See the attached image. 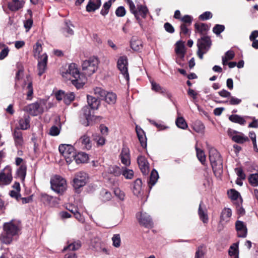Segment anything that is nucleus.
I'll use <instances>...</instances> for the list:
<instances>
[{
    "label": "nucleus",
    "mask_w": 258,
    "mask_h": 258,
    "mask_svg": "<svg viewBox=\"0 0 258 258\" xmlns=\"http://www.w3.org/2000/svg\"><path fill=\"white\" fill-rule=\"evenodd\" d=\"M94 140L99 146H103L105 143V139L104 137L100 136H94Z\"/></svg>",
    "instance_id": "nucleus-60"
},
{
    "label": "nucleus",
    "mask_w": 258,
    "mask_h": 258,
    "mask_svg": "<svg viewBox=\"0 0 258 258\" xmlns=\"http://www.w3.org/2000/svg\"><path fill=\"white\" fill-rule=\"evenodd\" d=\"M51 188L57 194H62L67 189L66 179L59 175H55L50 180Z\"/></svg>",
    "instance_id": "nucleus-5"
},
{
    "label": "nucleus",
    "mask_w": 258,
    "mask_h": 258,
    "mask_svg": "<svg viewBox=\"0 0 258 258\" xmlns=\"http://www.w3.org/2000/svg\"><path fill=\"white\" fill-rule=\"evenodd\" d=\"M79 142L81 143L82 147L87 150H90L92 147L90 138L86 135L82 136L80 138Z\"/></svg>",
    "instance_id": "nucleus-28"
},
{
    "label": "nucleus",
    "mask_w": 258,
    "mask_h": 258,
    "mask_svg": "<svg viewBox=\"0 0 258 258\" xmlns=\"http://www.w3.org/2000/svg\"><path fill=\"white\" fill-rule=\"evenodd\" d=\"M229 119L232 122L240 124H244L246 122L244 118L238 115H231L229 117Z\"/></svg>",
    "instance_id": "nucleus-39"
},
{
    "label": "nucleus",
    "mask_w": 258,
    "mask_h": 258,
    "mask_svg": "<svg viewBox=\"0 0 258 258\" xmlns=\"http://www.w3.org/2000/svg\"><path fill=\"white\" fill-rule=\"evenodd\" d=\"M126 2L129 6L130 10L132 14H133L136 18L139 19V13L138 8H136L134 3L132 0H126Z\"/></svg>",
    "instance_id": "nucleus-37"
},
{
    "label": "nucleus",
    "mask_w": 258,
    "mask_h": 258,
    "mask_svg": "<svg viewBox=\"0 0 258 258\" xmlns=\"http://www.w3.org/2000/svg\"><path fill=\"white\" fill-rule=\"evenodd\" d=\"M60 133L59 128L56 126H52L49 130V134L51 136H57Z\"/></svg>",
    "instance_id": "nucleus-58"
},
{
    "label": "nucleus",
    "mask_w": 258,
    "mask_h": 258,
    "mask_svg": "<svg viewBox=\"0 0 258 258\" xmlns=\"http://www.w3.org/2000/svg\"><path fill=\"white\" fill-rule=\"evenodd\" d=\"M3 229L1 240L5 244H10L13 240V236L18 234L20 231L19 224L15 220H11L4 224Z\"/></svg>",
    "instance_id": "nucleus-2"
},
{
    "label": "nucleus",
    "mask_w": 258,
    "mask_h": 258,
    "mask_svg": "<svg viewBox=\"0 0 258 258\" xmlns=\"http://www.w3.org/2000/svg\"><path fill=\"white\" fill-rule=\"evenodd\" d=\"M211 45V41L209 37L204 36L198 39L197 54L201 59L203 58V55L208 51Z\"/></svg>",
    "instance_id": "nucleus-8"
},
{
    "label": "nucleus",
    "mask_w": 258,
    "mask_h": 258,
    "mask_svg": "<svg viewBox=\"0 0 258 258\" xmlns=\"http://www.w3.org/2000/svg\"><path fill=\"white\" fill-rule=\"evenodd\" d=\"M82 111L83 114V115L87 120V121H89V120L91 119L93 112L92 111V109L91 107L88 106H85L82 108ZM88 125H89L88 121H87V123L85 125V126Z\"/></svg>",
    "instance_id": "nucleus-32"
},
{
    "label": "nucleus",
    "mask_w": 258,
    "mask_h": 258,
    "mask_svg": "<svg viewBox=\"0 0 258 258\" xmlns=\"http://www.w3.org/2000/svg\"><path fill=\"white\" fill-rule=\"evenodd\" d=\"M75 98V95L73 92L65 93L63 99V102L66 104H70Z\"/></svg>",
    "instance_id": "nucleus-46"
},
{
    "label": "nucleus",
    "mask_w": 258,
    "mask_h": 258,
    "mask_svg": "<svg viewBox=\"0 0 258 258\" xmlns=\"http://www.w3.org/2000/svg\"><path fill=\"white\" fill-rule=\"evenodd\" d=\"M131 47L135 51L141 50L142 48L141 41L136 38H133L131 41Z\"/></svg>",
    "instance_id": "nucleus-35"
},
{
    "label": "nucleus",
    "mask_w": 258,
    "mask_h": 258,
    "mask_svg": "<svg viewBox=\"0 0 258 258\" xmlns=\"http://www.w3.org/2000/svg\"><path fill=\"white\" fill-rule=\"evenodd\" d=\"M113 245L115 247H119L120 246L121 240L119 234H114L112 238Z\"/></svg>",
    "instance_id": "nucleus-53"
},
{
    "label": "nucleus",
    "mask_w": 258,
    "mask_h": 258,
    "mask_svg": "<svg viewBox=\"0 0 258 258\" xmlns=\"http://www.w3.org/2000/svg\"><path fill=\"white\" fill-rule=\"evenodd\" d=\"M229 197L232 200H236L240 197L239 193L235 189H230L228 191Z\"/></svg>",
    "instance_id": "nucleus-55"
},
{
    "label": "nucleus",
    "mask_w": 258,
    "mask_h": 258,
    "mask_svg": "<svg viewBox=\"0 0 258 258\" xmlns=\"http://www.w3.org/2000/svg\"><path fill=\"white\" fill-rule=\"evenodd\" d=\"M38 59V75L41 76L45 71L47 67L48 56L46 53L42 54Z\"/></svg>",
    "instance_id": "nucleus-14"
},
{
    "label": "nucleus",
    "mask_w": 258,
    "mask_h": 258,
    "mask_svg": "<svg viewBox=\"0 0 258 258\" xmlns=\"http://www.w3.org/2000/svg\"><path fill=\"white\" fill-rule=\"evenodd\" d=\"M151 89L157 93H161L163 95H166L168 97L170 98L171 94L165 88L161 87L159 84L153 81H151Z\"/></svg>",
    "instance_id": "nucleus-20"
},
{
    "label": "nucleus",
    "mask_w": 258,
    "mask_h": 258,
    "mask_svg": "<svg viewBox=\"0 0 258 258\" xmlns=\"http://www.w3.org/2000/svg\"><path fill=\"white\" fill-rule=\"evenodd\" d=\"M75 159L77 163H86L88 161L89 156L85 153L80 152L77 155L76 154L75 155Z\"/></svg>",
    "instance_id": "nucleus-31"
},
{
    "label": "nucleus",
    "mask_w": 258,
    "mask_h": 258,
    "mask_svg": "<svg viewBox=\"0 0 258 258\" xmlns=\"http://www.w3.org/2000/svg\"><path fill=\"white\" fill-rule=\"evenodd\" d=\"M224 26L222 25H216L213 29V31L217 35L220 34L224 30Z\"/></svg>",
    "instance_id": "nucleus-57"
},
{
    "label": "nucleus",
    "mask_w": 258,
    "mask_h": 258,
    "mask_svg": "<svg viewBox=\"0 0 258 258\" xmlns=\"http://www.w3.org/2000/svg\"><path fill=\"white\" fill-rule=\"evenodd\" d=\"M12 169L10 167H5L0 172V186L9 185L12 181Z\"/></svg>",
    "instance_id": "nucleus-10"
},
{
    "label": "nucleus",
    "mask_w": 258,
    "mask_h": 258,
    "mask_svg": "<svg viewBox=\"0 0 258 258\" xmlns=\"http://www.w3.org/2000/svg\"><path fill=\"white\" fill-rule=\"evenodd\" d=\"M232 215L231 210L229 208H224L221 214V222H227L229 221L231 216Z\"/></svg>",
    "instance_id": "nucleus-27"
},
{
    "label": "nucleus",
    "mask_w": 258,
    "mask_h": 258,
    "mask_svg": "<svg viewBox=\"0 0 258 258\" xmlns=\"http://www.w3.org/2000/svg\"><path fill=\"white\" fill-rule=\"evenodd\" d=\"M204 253L203 248L199 247L196 252L195 258H204Z\"/></svg>",
    "instance_id": "nucleus-63"
},
{
    "label": "nucleus",
    "mask_w": 258,
    "mask_h": 258,
    "mask_svg": "<svg viewBox=\"0 0 258 258\" xmlns=\"http://www.w3.org/2000/svg\"><path fill=\"white\" fill-rule=\"evenodd\" d=\"M228 252L229 255L231 257L238 255V249L237 245L234 244L231 245L230 247Z\"/></svg>",
    "instance_id": "nucleus-51"
},
{
    "label": "nucleus",
    "mask_w": 258,
    "mask_h": 258,
    "mask_svg": "<svg viewBox=\"0 0 258 258\" xmlns=\"http://www.w3.org/2000/svg\"><path fill=\"white\" fill-rule=\"evenodd\" d=\"M61 76L66 82H70L77 88L83 86L85 82L83 79L76 64L72 63L69 66L66 71L61 73Z\"/></svg>",
    "instance_id": "nucleus-1"
},
{
    "label": "nucleus",
    "mask_w": 258,
    "mask_h": 258,
    "mask_svg": "<svg viewBox=\"0 0 258 258\" xmlns=\"http://www.w3.org/2000/svg\"><path fill=\"white\" fill-rule=\"evenodd\" d=\"M40 200L44 204L50 207H54L57 204L55 198L46 194H41Z\"/></svg>",
    "instance_id": "nucleus-21"
},
{
    "label": "nucleus",
    "mask_w": 258,
    "mask_h": 258,
    "mask_svg": "<svg viewBox=\"0 0 258 258\" xmlns=\"http://www.w3.org/2000/svg\"><path fill=\"white\" fill-rule=\"evenodd\" d=\"M26 168L24 166H21L17 170V175L22 180H23L26 175Z\"/></svg>",
    "instance_id": "nucleus-54"
},
{
    "label": "nucleus",
    "mask_w": 258,
    "mask_h": 258,
    "mask_svg": "<svg viewBox=\"0 0 258 258\" xmlns=\"http://www.w3.org/2000/svg\"><path fill=\"white\" fill-rule=\"evenodd\" d=\"M199 215L201 220L204 223H206L208 221V216L207 211L202 208L201 204L200 205L199 208Z\"/></svg>",
    "instance_id": "nucleus-38"
},
{
    "label": "nucleus",
    "mask_w": 258,
    "mask_h": 258,
    "mask_svg": "<svg viewBox=\"0 0 258 258\" xmlns=\"http://www.w3.org/2000/svg\"><path fill=\"white\" fill-rule=\"evenodd\" d=\"M42 51V47L41 44L38 42H37L33 47V53L35 57L39 59V57H40V53Z\"/></svg>",
    "instance_id": "nucleus-44"
},
{
    "label": "nucleus",
    "mask_w": 258,
    "mask_h": 258,
    "mask_svg": "<svg viewBox=\"0 0 258 258\" xmlns=\"http://www.w3.org/2000/svg\"><path fill=\"white\" fill-rule=\"evenodd\" d=\"M13 136L15 145L18 147H22L24 144V140L22 132L19 130L18 127L14 129Z\"/></svg>",
    "instance_id": "nucleus-19"
},
{
    "label": "nucleus",
    "mask_w": 258,
    "mask_h": 258,
    "mask_svg": "<svg viewBox=\"0 0 258 258\" xmlns=\"http://www.w3.org/2000/svg\"><path fill=\"white\" fill-rule=\"evenodd\" d=\"M14 188L10 192V195L11 197L15 198L17 200H19L20 199V183L18 182H15L13 185Z\"/></svg>",
    "instance_id": "nucleus-25"
},
{
    "label": "nucleus",
    "mask_w": 258,
    "mask_h": 258,
    "mask_svg": "<svg viewBox=\"0 0 258 258\" xmlns=\"http://www.w3.org/2000/svg\"><path fill=\"white\" fill-rule=\"evenodd\" d=\"M136 133L141 146L145 148L147 146L146 138L144 131L138 125L136 127Z\"/></svg>",
    "instance_id": "nucleus-22"
},
{
    "label": "nucleus",
    "mask_w": 258,
    "mask_h": 258,
    "mask_svg": "<svg viewBox=\"0 0 258 258\" xmlns=\"http://www.w3.org/2000/svg\"><path fill=\"white\" fill-rule=\"evenodd\" d=\"M100 6L101 0H89L86 6V10L89 12H94L99 9Z\"/></svg>",
    "instance_id": "nucleus-24"
},
{
    "label": "nucleus",
    "mask_w": 258,
    "mask_h": 258,
    "mask_svg": "<svg viewBox=\"0 0 258 258\" xmlns=\"http://www.w3.org/2000/svg\"><path fill=\"white\" fill-rule=\"evenodd\" d=\"M232 140L235 142L239 144H242L244 142L249 141V139L247 137L245 136L244 134H241L238 135H235L232 137Z\"/></svg>",
    "instance_id": "nucleus-36"
},
{
    "label": "nucleus",
    "mask_w": 258,
    "mask_h": 258,
    "mask_svg": "<svg viewBox=\"0 0 258 258\" xmlns=\"http://www.w3.org/2000/svg\"><path fill=\"white\" fill-rule=\"evenodd\" d=\"M109 172L115 176H119L121 174V169L116 166H110L109 168Z\"/></svg>",
    "instance_id": "nucleus-50"
},
{
    "label": "nucleus",
    "mask_w": 258,
    "mask_h": 258,
    "mask_svg": "<svg viewBox=\"0 0 258 258\" xmlns=\"http://www.w3.org/2000/svg\"><path fill=\"white\" fill-rule=\"evenodd\" d=\"M196 150L197 158L203 164H204L206 162V155L204 151L197 147H196Z\"/></svg>",
    "instance_id": "nucleus-45"
},
{
    "label": "nucleus",
    "mask_w": 258,
    "mask_h": 258,
    "mask_svg": "<svg viewBox=\"0 0 258 258\" xmlns=\"http://www.w3.org/2000/svg\"><path fill=\"white\" fill-rule=\"evenodd\" d=\"M115 14L118 17H123L125 14V10L123 7H119L116 9Z\"/></svg>",
    "instance_id": "nucleus-62"
},
{
    "label": "nucleus",
    "mask_w": 258,
    "mask_h": 258,
    "mask_svg": "<svg viewBox=\"0 0 258 258\" xmlns=\"http://www.w3.org/2000/svg\"><path fill=\"white\" fill-rule=\"evenodd\" d=\"M181 21H182L183 23H186L190 25L191 23L192 18V17L189 15H185L181 19Z\"/></svg>",
    "instance_id": "nucleus-64"
},
{
    "label": "nucleus",
    "mask_w": 258,
    "mask_h": 258,
    "mask_svg": "<svg viewBox=\"0 0 258 258\" xmlns=\"http://www.w3.org/2000/svg\"><path fill=\"white\" fill-rule=\"evenodd\" d=\"M114 192L115 195L119 199L123 200L124 198V194L119 188H116L114 189Z\"/></svg>",
    "instance_id": "nucleus-61"
},
{
    "label": "nucleus",
    "mask_w": 258,
    "mask_h": 258,
    "mask_svg": "<svg viewBox=\"0 0 258 258\" xmlns=\"http://www.w3.org/2000/svg\"><path fill=\"white\" fill-rule=\"evenodd\" d=\"M126 179H131L134 177V171L133 170L127 169L125 167L121 168V174Z\"/></svg>",
    "instance_id": "nucleus-42"
},
{
    "label": "nucleus",
    "mask_w": 258,
    "mask_h": 258,
    "mask_svg": "<svg viewBox=\"0 0 258 258\" xmlns=\"http://www.w3.org/2000/svg\"><path fill=\"white\" fill-rule=\"evenodd\" d=\"M59 151L64 157L68 164L75 160L76 152L74 148L71 145L61 144L59 146Z\"/></svg>",
    "instance_id": "nucleus-7"
},
{
    "label": "nucleus",
    "mask_w": 258,
    "mask_h": 258,
    "mask_svg": "<svg viewBox=\"0 0 258 258\" xmlns=\"http://www.w3.org/2000/svg\"><path fill=\"white\" fill-rule=\"evenodd\" d=\"M209 159L215 175L219 177L223 172L222 160L215 148H211L209 150Z\"/></svg>",
    "instance_id": "nucleus-3"
},
{
    "label": "nucleus",
    "mask_w": 258,
    "mask_h": 258,
    "mask_svg": "<svg viewBox=\"0 0 258 258\" xmlns=\"http://www.w3.org/2000/svg\"><path fill=\"white\" fill-rule=\"evenodd\" d=\"M193 129L197 133H203L205 130V126L201 121L197 120L193 124Z\"/></svg>",
    "instance_id": "nucleus-41"
},
{
    "label": "nucleus",
    "mask_w": 258,
    "mask_h": 258,
    "mask_svg": "<svg viewBox=\"0 0 258 258\" xmlns=\"http://www.w3.org/2000/svg\"><path fill=\"white\" fill-rule=\"evenodd\" d=\"M137 217L141 225L148 227L152 226V219L147 213L141 212L137 215Z\"/></svg>",
    "instance_id": "nucleus-13"
},
{
    "label": "nucleus",
    "mask_w": 258,
    "mask_h": 258,
    "mask_svg": "<svg viewBox=\"0 0 258 258\" xmlns=\"http://www.w3.org/2000/svg\"><path fill=\"white\" fill-rule=\"evenodd\" d=\"M81 242L79 241L70 244L67 247L64 248V250L69 249L70 250L75 251L78 250L81 247Z\"/></svg>",
    "instance_id": "nucleus-48"
},
{
    "label": "nucleus",
    "mask_w": 258,
    "mask_h": 258,
    "mask_svg": "<svg viewBox=\"0 0 258 258\" xmlns=\"http://www.w3.org/2000/svg\"><path fill=\"white\" fill-rule=\"evenodd\" d=\"M87 179L88 176L86 173L82 172L78 173L73 179V186L75 189H79L86 184Z\"/></svg>",
    "instance_id": "nucleus-12"
},
{
    "label": "nucleus",
    "mask_w": 258,
    "mask_h": 258,
    "mask_svg": "<svg viewBox=\"0 0 258 258\" xmlns=\"http://www.w3.org/2000/svg\"><path fill=\"white\" fill-rule=\"evenodd\" d=\"M88 106L92 109H97L100 105V101L92 96L87 95Z\"/></svg>",
    "instance_id": "nucleus-26"
},
{
    "label": "nucleus",
    "mask_w": 258,
    "mask_h": 258,
    "mask_svg": "<svg viewBox=\"0 0 258 258\" xmlns=\"http://www.w3.org/2000/svg\"><path fill=\"white\" fill-rule=\"evenodd\" d=\"M94 94L101 99L104 100L108 104L112 105L115 103L117 96L113 92H108L99 87L94 89Z\"/></svg>",
    "instance_id": "nucleus-6"
},
{
    "label": "nucleus",
    "mask_w": 258,
    "mask_h": 258,
    "mask_svg": "<svg viewBox=\"0 0 258 258\" xmlns=\"http://www.w3.org/2000/svg\"><path fill=\"white\" fill-rule=\"evenodd\" d=\"M142 181L140 179H137L134 182L133 192L135 195L139 196L141 194L142 190Z\"/></svg>",
    "instance_id": "nucleus-34"
},
{
    "label": "nucleus",
    "mask_w": 258,
    "mask_h": 258,
    "mask_svg": "<svg viewBox=\"0 0 258 258\" xmlns=\"http://www.w3.org/2000/svg\"><path fill=\"white\" fill-rule=\"evenodd\" d=\"M99 63V59L95 56H92L85 60L82 64L84 73L88 76L92 75L98 70Z\"/></svg>",
    "instance_id": "nucleus-4"
},
{
    "label": "nucleus",
    "mask_w": 258,
    "mask_h": 258,
    "mask_svg": "<svg viewBox=\"0 0 258 258\" xmlns=\"http://www.w3.org/2000/svg\"><path fill=\"white\" fill-rule=\"evenodd\" d=\"M196 31L201 34L206 33L209 30V26L204 23H196L195 24Z\"/></svg>",
    "instance_id": "nucleus-33"
},
{
    "label": "nucleus",
    "mask_w": 258,
    "mask_h": 258,
    "mask_svg": "<svg viewBox=\"0 0 258 258\" xmlns=\"http://www.w3.org/2000/svg\"><path fill=\"white\" fill-rule=\"evenodd\" d=\"M121 163L127 166L131 164L130 150L127 147H123L120 154Z\"/></svg>",
    "instance_id": "nucleus-18"
},
{
    "label": "nucleus",
    "mask_w": 258,
    "mask_h": 258,
    "mask_svg": "<svg viewBox=\"0 0 258 258\" xmlns=\"http://www.w3.org/2000/svg\"><path fill=\"white\" fill-rule=\"evenodd\" d=\"M138 163L143 174L144 175L148 174L149 172V163L144 156H140L138 158Z\"/></svg>",
    "instance_id": "nucleus-16"
},
{
    "label": "nucleus",
    "mask_w": 258,
    "mask_h": 258,
    "mask_svg": "<svg viewBox=\"0 0 258 258\" xmlns=\"http://www.w3.org/2000/svg\"><path fill=\"white\" fill-rule=\"evenodd\" d=\"M101 196L102 200L104 201H107L111 199V194L110 192L107 191L106 189H103L101 191Z\"/></svg>",
    "instance_id": "nucleus-56"
},
{
    "label": "nucleus",
    "mask_w": 258,
    "mask_h": 258,
    "mask_svg": "<svg viewBox=\"0 0 258 258\" xmlns=\"http://www.w3.org/2000/svg\"><path fill=\"white\" fill-rule=\"evenodd\" d=\"M127 59L125 56H120L117 61V68L120 71L121 74L127 81H129V74L127 69Z\"/></svg>",
    "instance_id": "nucleus-11"
},
{
    "label": "nucleus",
    "mask_w": 258,
    "mask_h": 258,
    "mask_svg": "<svg viewBox=\"0 0 258 258\" xmlns=\"http://www.w3.org/2000/svg\"><path fill=\"white\" fill-rule=\"evenodd\" d=\"M45 106V101L44 100H39L27 105L26 106L25 109L31 115L36 116L43 112Z\"/></svg>",
    "instance_id": "nucleus-9"
},
{
    "label": "nucleus",
    "mask_w": 258,
    "mask_h": 258,
    "mask_svg": "<svg viewBox=\"0 0 258 258\" xmlns=\"http://www.w3.org/2000/svg\"><path fill=\"white\" fill-rule=\"evenodd\" d=\"M158 178L159 176L157 171L155 170H153L151 173L149 184L151 186L154 185L157 182Z\"/></svg>",
    "instance_id": "nucleus-47"
},
{
    "label": "nucleus",
    "mask_w": 258,
    "mask_h": 258,
    "mask_svg": "<svg viewBox=\"0 0 258 258\" xmlns=\"http://www.w3.org/2000/svg\"><path fill=\"white\" fill-rule=\"evenodd\" d=\"M249 183L253 186L258 185V174H252L250 175L248 178Z\"/></svg>",
    "instance_id": "nucleus-52"
},
{
    "label": "nucleus",
    "mask_w": 258,
    "mask_h": 258,
    "mask_svg": "<svg viewBox=\"0 0 258 258\" xmlns=\"http://www.w3.org/2000/svg\"><path fill=\"white\" fill-rule=\"evenodd\" d=\"M234 56V53L232 50H229L227 51L224 56L222 57V64L224 66L227 64L228 60H231L233 58Z\"/></svg>",
    "instance_id": "nucleus-40"
},
{
    "label": "nucleus",
    "mask_w": 258,
    "mask_h": 258,
    "mask_svg": "<svg viewBox=\"0 0 258 258\" xmlns=\"http://www.w3.org/2000/svg\"><path fill=\"white\" fill-rule=\"evenodd\" d=\"M175 52L177 55L176 58V62L181 65L180 60H182L184 57L185 47L183 43L181 42H177L176 44Z\"/></svg>",
    "instance_id": "nucleus-15"
},
{
    "label": "nucleus",
    "mask_w": 258,
    "mask_h": 258,
    "mask_svg": "<svg viewBox=\"0 0 258 258\" xmlns=\"http://www.w3.org/2000/svg\"><path fill=\"white\" fill-rule=\"evenodd\" d=\"M12 3L8 4V7L12 11H16L24 6L23 1H20L19 0H12Z\"/></svg>",
    "instance_id": "nucleus-29"
},
{
    "label": "nucleus",
    "mask_w": 258,
    "mask_h": 258,
    "mask_svg": "<svg viewBox=\"0 0 258 258\" xmlns=\"http://www.w3.org/2000/svg\"><path fill=\"white\" fill-rule=\"evenodd\" d=\"M176 124L177 126L182 129H185L187 127V124L185 119L182 117H178L176 121Z\"/></svg>",
    "instance_id": "nucleus-49"
},
{
    "label": "nucleus",
    "mask_w": 258,
    "mask_h": 258,
    "mask_svg": "<svg viewBox=\"0 0 258 258\" xmlns=\"http://www.w3.org/2000/svg\"><path fill=\"white\" fill-rule=\"evenodd\" d=\"M235 228L238 237L244 238L246 236L247 229L245 224L243 222L237 221L235 223Z\"/></svg>",
    "instance_id": "nucleus-17"
},
{
    "label": "nucleus",
    "mask_w": 258,
    "mask_h": 258,
    "mask_svg": "<svg viewBox=\"0 0 258 258\" xmlns=\"http://www.w3.org/2000/svg\"><path fill=\"white\" fill-rule=\"evenodd\" d=\"M138 11L139 13V16L140 15L143 18H145L146 17L149 12L147 7L142 5H138Z\"/></svg>",
    "instance_id": "nucleus-43"
},
{
    "label": "nucleus",
    "mask_w": 258,
    "mask_h": 258,
    "mask_svg": "<svg viewBox=\"0 0 258 258\" xmlns=\"http://www.w3.org/2000/svg\"><path fill=\"white\" fill-rule=\"evenodd\" d=\"M228 102L231 105H237L241 102V100L230 96L229 101H227L226 102Z\"/></svg>",
    "instance_id": "nucleus-59"
},
{
    "label": "nucleus",
    "mask_w": 258,
    "mask_h": 258,
    "mask_svg": "<svg viewBox=\"0 0 258 258\" xmlns=\"http://www.w3.org/2000/svg\"><path fill=\"white\" fill-rule=\"evenodd\" d=\"M30 117L27 115L24 116L22 118H20L19 120V127H18L19 130L20 131V129L26 130L29 128L30 126Z\"/></svg>",
    "instance_id": "nucleus-23"
},
{
    "label": "nucleus",
    "mask_w": 258,
    "mask_h": 258,
    "mask_svg": "<svg viewBox=\"0 0 258 258\" xmlns=\"http://www.w3.org/2000/svg\"><path fill=\"white\" fill-rule=\"evenodd\" d=\"M74 26L70 22H66L65 26L63 28V34L67 36H70L74 34Z\"/></svg>",
    "instance_id": "nucleus-30"
}]
</instances>
